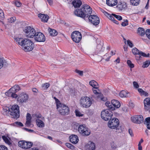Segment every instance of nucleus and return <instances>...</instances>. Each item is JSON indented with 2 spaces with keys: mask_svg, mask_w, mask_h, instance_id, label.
<instances>
[{
  "mask_svg": "<svg viewBox=\"0 0 150 150\" xmlns=\"http://www.w3.org/2000/svg\"><path fill=\"white\" fill-rule=\"evenodd\" d=\"M92 13V8L86 4L83 5L80 9H77L74 11L76 15L85 20H88V17Z\"/></svg>",
  "mask_w": 150,
  "mask_h": 150,
  "instance_id": "f257e3e1",
  "label": "nucleus"
},
{
  "mask_svg": "<svg viewBox=\"0 0 150 150\" xmlns=\"http://www.w3.org/2000/svg\"><path fill=\"white\" fill-rule=\"evenodd\" d=\"M7 111L10 112V114L11 117L16 119L19 117V107L18 105H13L11 108H8Z\"/></svg>",
  "mask_w": 150,
  "mask_h": 150,
  "instance_id": "f03ea898",
  "label": "nucleus"
},
{
  "mask_svg": "<svg viewBox=\"0 0 150 150\" xmlns=\"http://www.w3.org/2000/svg\"><path fill=\"white\" fill-rule=\"evenodd\" d=\"M92 99L87 96L81 97L80 100V103L81 106L85 108L90 107L92 104Z\"/></svg>",
  "mask_w": 150,
  "mask_h": 150,
  "instance_id": "7ed1b4c3",
  "label": "nucleus"
},
{
  "mask_svg": "<svg viewBox=\"0 0 150 150\" xmlns=\"http://www.w3.org/2000/svg\"><path fill=\"white\" fill-rule=\"evenodd\" d=\"M20 90V88L18 85H15L12 87L8 92H6L5 94L8 96H11L13 98H16L18 96L16 93Z\"/></svg>",
  "mask_w": 150,
  "mask_h": 150,
  "instance_id": "20e7f679",
  "label": "nucleus"
},
{
  "mask_svg": "<svg viewBox=\"0 0 150 150\" xmlns=\"http://www.w3.org/2000/svg\"><path fill=\"white\" fill-rule=\"evenodd\" d=\"M34 45L31 40L28 39H25L22 47L26 52L30 51L34 48Z\"/></svg>",
  "mask_w": 150,
  "mask_h": 150,
  "instance_id": "39448f33",
  "label": "nucleus"
},
{
  "mask_svg": "<svg viewBox=\"0 0 150 150\" xmlns=\"http://www.w3.org/2000/svg\"><path fill=\"white\" fill-rule=\"evenodd\" d=\"M25 35L29 38H33L36 34L35 30L33 28L30 26L25 27L23 29Z\"/></svg>",
  "mask_w": 150,
  "mask_h": 150,
  "instance_id": "423d86ee",
  "label": "nucleus"
},
{
  "mask_svg": "<svg viewBox=\"0 0 150 150\" xmlns=\"http://www.w3.org/2000/svg\"><path fill=\"white\" fill-rule=\"evenodd\" d=\"M109 109L103 110L101 112V117L103 120L105 121H108L111 120L112 116V112Z\"/></svg>",
  "mask_w": 150,
  "mask_h": 150,
  "instance_id": "0eeeda50",
  "label": "nucleus"
},
{
  "mask_svg": "<svg viewBox=\"0 0 150 150\" xmlns=\"http://www.w3.org/2000/svg\"><path fill=\"white\" fill-rule=\"evenodd\" d=\"M78 131L80 134L83 136H87L90 134V131L84 125H80L78 128Z\"/></svg>",
  "mask_w": 150,
  "mask_h": 150,
  "instance_id": "6e6552de",
  "label": "nucleus"
},
{
  "mask_svg": "<svg viewBox=\"0 0 150 150\" xmlns=\"http://www.w3.org/2000/svg\"><path fill=\"white\" fill-rule=\"evenodd\" d=\"M119 125V121L118 119L116 118H113L112 120H110L108 123V125L109 127L112 129H119L118 128Z\"/></svg>",
  "mask_w": 150,
  "mask_h": 150,
  "instance_id": "1a4fd4ad",
  "label": "nucleus"
},
{
  "mask_svg": "<svg viewBox=\"0 0 150 150\" xmlns=\"http://www.w3.org/2000/svg\"><path fill=\"white\" fill-rule=\"evenodd\" d=\"M18 144L20 147L24 149H27L32 147L33 144L32 142L21 140L18 142Z\"/></svg>",
  "mask_w": 150,
  "mask_h": 150,
  "instance_id": "9d476101",
  "label": "nucleus"
},
{
  "mask_svg": "<svg viewBox=\"0 0 150 150\" xmlns=\"http://www.w3.org/2000/svg\"><path fill=\"white\" fill-rule=\"evenodd\" d=\"M72 40L74 42L78 43L80 42L81 38V35L80 32L75 31H74L71 34Z\"/></svg>",
  "mask_w": 150,
  "mask_h": 150,
  "instance_id": "9b49d317",
  "label": "nucleus"
},
{
  "mask_svg": "<svg viewBox=\"0 0 150 150\" xmlns=\"http://www.w3.org/2000/svg\"><path fill=\"white\" fill-rule=\"evenodd\" d=\"M89 22L93 25H97L99 23L100 19L98 17L95 15H91L88 18Z\"/></svg>",
  "mask_w": 150,
  "mask_h": 150,
  "instance_id": "f8f14e48",
  "label": "nucleus"
},
{
  "mask_svg": "<svg viewBox=\"0 0 150 150\" xmlns=\"http://www.w3.org/2000/svg\"><path fill=\"white\" fill-rule=\"evenodd\" d=\"M28 99V95L24 93H22L18 95L17 101L19 103H25Z\"/></svg>",
  "mask_w": 150,
  "mask_h": 150,
  "instance_id": "ddd939ff",
  "label": "nucleus"
},
{
  "mask_svg": "<svg viewBox=\"0 0 150 150\" xmlns=\"http://www.w3.org/2000/svg\"><path fill=\"white\" fill-rule=\"evenodd\" d=\"M143 116L141 115L134 116L131 118L132 121L137 124L142 123L143 122Z\"/></svg>",
  "mask_w": 150,
  "mask_h": 150,
  "instance_id": "4468645a",
  "label": "nucleus"
},
{
  "mask_svg": "<svg viewBox=\"0 0 150 150\" xmlns=\"http://www.w3.org/2000/svg\"><path fill=\"white\" fill-rule=\"evenodd\" d=\"M35 40L37 42H44L45 40L44 35L40 32H37L34 36Z\"/></svg>",
  "mask_w": 150,
  "mask_h": 150,
  "instance_id": "2eb2a0df",
  "label": "nucleus"
},
{
  "mask_svg": "<svg viewBox=\"0 0 150 150\" xmlns=\"http://www.w3.org/2000/svg\"><path fill=\"white\" fill-rule=\"evenodd\" d=\"M58 111L59 114L61 115H64L69 114V108L68 106L64 105L61 108H59Z\"/></svg>",
  "mask_w": 150,
  "mask_h": 150,
  "instance_id": "dca6fc26",
  "label": "nucleus"
},
{
  "mask_svg": "<svg viewBox=\"0 0 150 150\" xmlns=\"http://www.w3.org/2000/svg\"><path fill=\"white\" fill-rule=\"evenodd\" d=\"M95 144L91 141L89 142L85 146V150H95Z\"/></svg>",
  "mask_w": 150,
  "mask_h": 150,
  "instance_id": "f3484780",
  "label": "nucleus"
},
{
  "mask_svg": "<svg viewBox=\"0 0 150 150\" xmlns=\"http://www.w3.org/2000/svg\"><path fill=\"white\" fill-rule=\"evenodd\" d=\"M117 8L120 10H125L127 8V5L126 3L123 2H119L117 6Z\"/></svg>",
  "mask_w": 150,
  "mask_h": 150,
  "instance_id": "a211bd4d",
  "label": "nucleus"
},
{
  "mask_svg": "<svg viewBox=\"0 0 150 150\" xmlns=\"http://www.w3.org/2000/svg\"><path fill=\"white\" fill-rule=\"evenodd\" d=\"M70 141L72 143L76 144L79 141V138L78 137L75 135H71L69 137Z\"/></svg>",
  "mask_w": 150,
  "mask_h": 150,
  "instance_id": "6ab92c4d",
  "label": "nucleus"
},
{
  "mask_svg": "<svg viewBox=\"0 0 150 150\" xmlns=\"http://www.w3.org/2000/svg\"><path fill=\"white\" fill-rule=\"evenodd\" d=\"M104 48L102 47V45L100 44H98L97 45L96 48L95 53L96 54H98L99 53H100L102 52H103L104 50Z\"/></svg>",
  "mask_w": 150,
  "mask_h": 150,
  "instance_id": "aec40b11",
  "label": "nucleus"
},
{
  "mask_svg": "<svg viewBox=\"0 0 150 150\" xmlns=\"http://www.w3.org/2000/svg\"><path fill=\"white\" fill-rule=\"evenodd\" d=\"M38 16L41 19L42 21L44 22H47L49 18V16L47 15L40 13Z\"/></svg>",
  "mask_w": 150,
  "mask_h": 150,
  "instance_id": "412c9836",
  "label": "nucleus"
},
{
  "mask_svg": "<svg viewBox=\"0 0 150 150\" xmlns=\"http://www.w3.org/2000/svg\"><path fill=\"white\" fill-rule=\"evenodd\" d=\"M105 15L108 17L109 19L113 21L114 23L117 24H118V22L117 21L114 20V17H113L112 14L110 15L106 11H105Z\"/></svg>",
  "mask_w": 150,
  "mask_h": 150,
  "instance_id": "4be33fe9",
  "label": "nucleus"
},
{
  "mask_svg": "<svg viewBox=\"0 0 150 150\" xmlns=\"http://www.w3.org/2000/svg\"><path fill=\"white\" fill-rule=\"evenodd\" d=\"M117 0H106L107 4L110 6H113L117 4Z\"/></svg>",
  "mask_w": 150,
  "mask_h": 150,
  "instance_id": "5701e85b",
  "label": "nucleus"
},
{
  "mask_svg": "<svg viewBox=\"0 0 150 150\" xmlns=\"http://www.w3.org/2000/svg\"><path fill=\"white\" fill-rule=\"evenodd\" d=\"M72 3L75 8L79 7L82 4V2L80 0H74Z\"/></svg>",
  "mask_w": 150,
  "mask_h": 150,
  "instance_id": "b1692460",
  "label": "nucleus"
},
{
  "mask_svg": "<svg viewBox=\"0 0 150 150\" xmlns=\"http://www.w3.org/2000/svg\"><path fill=\"white\" fill-rule=\"evenodd\" d=\"M111 102L112 106H114V107L115 108H118L120 106V102L117 100H112Z\"/></svg>",
  "mask_w": 150,
  "mask_h": 150,
  "instance_id": "393cba45",
  "label": "nucleus"
},
{
  "mask_svg": "<svg viewBox=\"0 0 150 150\" xmlns=\"http://www.w3.org/2000/svg\"><path fill=\"white\" fill-rule=\"evenodd\" d=\"M26 121L25 125L27 126H30L31 125V117L30 114L28 113L26 115Z\"/></svg>",
  "mask_w": 150,
  "mask_h": 150,
  "instance_id": "a878e982",
  "label": "nucleus"
},
{
  "mask_svg": "<svg viewBox=\"0 0 150 150\" xmlns=\"http://www.w3.org/2000/svg\"><path fill=\"white\" fill-rule=\"evenodd\" d=\"M8 65V63L4 59L0 58V69L2 68L3 66L6 67Z\"/></svg>",
  "mask_w": 150,
  "mask_h": 150,
  "instance_id": "bb28decb",
  "label": "nucleus"
},
{
  "mask_svg": "<svg viewBox=\"0 0 150 150\" xmlns=\"http://www.w3.org/2000/svg\"><path fill=\"white\" fill-rule=\"evenodd\" d=\"M119 96L122 98L128 97L130 96L128 92H127L124 91H122L119 93Z\"/></svg>",
  "mask_w": 150,
  "mask_h": 150,
  "instance_id": "cd10ccee",
  "label": "nucleus"
},
{
  "mask_svg": "<svg viewBox=\"0 0 150 150\" xmlns=\"http://www.w3.org/2000/svg\"><path fill=\"white\" fill-rule=\"evenodd\" d=\"M36 124L38 127L42 128L44 127L45 124L44 122L39 119H36Z\"/></svg>",
  "mask_w": 150,
  "mask_h": 150,
  "instance_id": "c85d7f7f",
  "label": "nucleus"
},
{
  "mask_svg": "<svg viewBox=\"0 0 150 150\" xmlns=\"http://www.w3.org/2000/svg\"><path fill=\"white\" fill-rule=\"evenodd\" d=\"M139 56L136 57V59L137 60H139L141 58V56L144 57H149V54L148 53L147 54H146L145 53L142 51H140L139 54Z\"/></svg>",
  "mask_w": 150,
  "mask_h": 150,
  "instance_id": "c756f323",
  "label": "nucleus"
},
{
  "mask_svg": "<svg viewBox=\"0 0 150 150\" xmlns=\"http://www.w3.org/2000/svg\"><path fill=\"white\" fill-rule=\"evenodd\" d=\"M15 40L17 43L22 47L24 43V42L25 39H23L22 38H16L15 39Z\"/></svg>",
  "mask_w": 150,
  "mask_h": 150,
  "instance_id": "7c9ffc66",
  "label": "nucleus"
},
{
  "mask_svg": "<svg viewBox=\"0 0 150 150\" xmlns=\"http://www.w3.org/2000/svg\"><path fill=\"white\" fill-rule=\"evenodd\" d=\"M95 98L96 99L98 100H103L104 97L103 94L100 93L98 95H95L93 96L92 95L91 97V98Z\"/></svg>",
  "mask_w": 150,
  "mask_h": 150,
  "instance_id": "2f4dec72",
  "label": "nucleus"
},
{
  "mask_svg": "<svg viewBox=\"0 0 150 150\" xmlns=\"http://www.w3.org/2000/svg\"><path fill=\"white\" fill-rule=\"evenodd\" d=\"M48 30L50 35L51 36H55L57 34V32L55 30L49 28Z\"/></svg>",
  "mask_w": 150,
  "mask_h": 150,
  "instance_id": "473e14b6",
  "label": "nucleus"
},
{
  "mask_svg": "<svg viewBox=\"0 0 150 150\" xmlns=\"http://www.w3.org/2000/svg\"><path fill=\"white\" fill-rule=\"evenodd\" d=\"M105 105L106 106L108 107L109 110H115L114 107L112 106L111 103L108 101L105 103Z\"/></svg>",
  "mask_w": 150,
  "mask_h": 150,
  "instance_id": "72a5a7b5",
  "label": "nucleus"
},
{
  "mask_svg": "<svg viewBox=\"0 0 150 150\" xmlns=\"http://www.w3.org/2000/svg\"><path fill=\"white\" fill-rule=\"evenodd\" d=\"M138 90L141 95L144 96H148V93L144 91L141 88H138Z\"/></svg>",
  "mask_w": 150,
  "mask_h": 150,
  "instance_id": "f704fd0d",
  "label": "nucleus"
},
{
  "mask_svg": "<svg viewBox=\"0 0 150 150\" xmlns=\"http://www.w3.org/2000/svg\"><path fill=\"white\" fill-rule=\"evenodd\" d=\"M137 33L139 35L141 36H143L145 34L144 29L142 28H138Z\"/></svg>",
  "mask_w": 150,
  "mask_h": 150,
  "instance_id": "c9c22d12",
  "label": "nucleus"
},
{
  "mask_svg": "<svg viewBox=\"0 0 150 150\" xmlns=\"http://www.w3.org/2000/svg\"><path fill=\"white\" fill-rule=\"evenodd\" d=\"M89 84L94 88H97V83L94 80H92L89 82Z\"/></svg>",
  "mask_w": 150,
  "mask_h": 150,
  "instance_id": "e433bc0d",
  "label": "nucleus"
},
{
  "mask_svg": "<svg viewBox=\"0 0 150 150\" xmlns=\"http://www.w3.org/2000/svg\"><path fill=\"white\" fill-rule=\"evenodd\" d=\"M12 125L16 127H20L23 126V124L21 122H15L12 124Z\"/></svg>",
  "mask_w": 150,
  "mask_h": 150,
  "instance_id": "4c0bfd02",
  "label": "nucleus"
},
{
  "mask_svg": "<svg viewBox=\"0 0 150 150\" xmlns=\"http://www.w3.org/2000/svg\"><path fill=\"white\" fill-rule=\"evenodd\" d=\"M132 53L135 55H139L140 51L136 47H134L132 50Z\"/></svg>",
  "mask_w": 150,
  "mask_h": 150,
  "instance_id": "58836bf2",
  "label": "nucleus"
},
{
  "mask_svg": "<svg viewBox=\"0 0 150 150\" xmlns=\"http://www.w3.org/2000/svg\"><path fill=\"white\" fill-rule=\"evenodd\" d=\"M140 1V0H130L131 3L134 6L138 5Z\"/></svg>",
  "mask_w": 150,
  "mask_h": 150,
  "instance_id": "ea45409f",
  "label": "nucleus"
},
{
  "mask_svg": "<svg viewBox=\"0 0 150 150\" xmlns=\"http://www.w3.org/2000/svg\"><path fill=\"white\" fill-rule=\"evenodd\" d=\"M32 116L35 118H37V119H39L40 118L42 117V115L39 113H36L35 114H33Z\"/></svg>",
  "mask_w": 150,
  "mask_h": 150,
  "instance_id": "a19ab883",
  "label": "nucleus"
},
{
  "mask_svg": "<svg viewBox=\"0 0 150 150\" xmlns=\"http://www.w3.org/2000/svg\"><path fill=\"white\" fill-rule=\"evenodd\" d=\"M150 64V61L149 60L146 61L144 62L143 65H142V67L143 68H146L148 67Z\"/></svg>",
  "mask_w": 150,
  "mask_h": 150,
  "instance_id": "79ce46f5",
  "label": "nucleus"
},
{
  "mask_svg": "<svg viewBox=\"0 0 150 150\" xmlns=\"http://www.w3.org/2000/svg\"><path fill=\"white\" fill-rule=\"evenodd\" d=\"M56 105L57 110H59V108H61L62 106V107L63 105H64L63 104H61L59 100L56 102Z\"/></svg>",
  "mask_w": 150,
  "mask_h": 150,
  "instance_id": "37998d69",
  "label": "nucleus"
},
{
  "mask_svg": "<svg viewBox=\"0 0 150 150\" xmlns=\"http://www.w3.org/2000/svg\"><path fill=\"white\" fill-rule=\"evenodd\" d=\"M2 138L6 143L8 144L9 145L11 144L10 142L5 136H2Z\"/></svg>",
  "mask_w": 150,
  "mask_h": 150,
  "instance_id": "c03bdc74",
  "label": "nucleus"
},
{
  "mask_svg": "<svg viewBox=\"0 0 150 150\" xmlns=\"http://www.w3.org/2000/svg\"><path fill=\"white\" fill-rule=\"evenodd\" d=\"M112 15L113 16L115 17L116 19L119 21H120L122 19V17L120 15H116L115 14L113 13L112 14Z\"/></svg>",
  "mask_w": 150,
  "mask_h": 150,
  "instance_id": "a18cd8bd",
  "label": "nucleus"
},
{
  "mask_svg": "<svg viewBox=\"0 0 150 150\" xmlns=\"http://www.w3.org/2000/svg\"><path fill=\"white\" fill-rule=\"evenodd\" d=\"M16 19V18L15 17H11L8 19V22L10 23L14 22Z\"/></svg>",
  "mask_w": 150,
  "mask_h": 150,
  "instance_id": "49530a36",
  "label": "nucleus"
},
{
  "mask_svg": "<svg viewBox=\"0 0 150 150\" xmlns=\"http://www.w3.org/2000/svg\"><path fill=\"white\" fill-rule=\"evenodd\" d=\"M127 63L129 66V67L131 68H133L134 67V64L132 63L130 60H128L127 61Z\"/></svg>",
  "mask_w": 150,
  "mask_h": 150,
  "instance_id": "de8ad7c7",
  "label": "nucleus"
},
{
  "mask_svg": "<svg viewBox=\"0 0 150 150\" xmlns=\"http://www.w3.org/2000/svg\"><path fill=\"white\" fill-rule=\"evenodd\" d=\"M4 18V14L2 10L0 9V19L3 20Z\"/></svg>",
  "mask_w": 150,
  "mask_h": 150,
  "instance_id": "09e8293b",
  "label": "nucleus"
},
{
  "mask_svg": "<svg viewBox=\"0 0 150 150\" xmlns=\"http://www.w3.org/2000/svg\"><path fill=\"white\" fill-rule=\"evenodd\" d=\"M124 21L122 22L121 25L123 26H125L128 25V20L126 19L125 21L124 20Z\"/></svg>",
  "mask_w": 150,
  "mask_h": 150,
  "instance_id": "8fccbe9b",
  "label": "nucleus"
},
{
  "mask_svg": "<svg viewBox=\"0 0 150 150\" xmlns=\"http://www.w3.org/2000/svg\"><path fill=\"white\" fill-rule=\"evenodd\" d=\"M127 44L128 46L132 48L133 47L134 45L132 41L130 40H128L127 41Z\"/></svg>",
  "mask_w": 150,
  "mask_h": 150,
  "instance_id": "3c124183",
  "label": "nucleus"
},
{
  "mask_svg": "<svg viewBox=\"0 0 150 150\" xmlns=\"http://www.w3.org/2000/svg\"><path fill=\"white\" fill-rule=\"evenodd\" d=\"M145 33L148 38L150 40V29H147Z\"/></svg>",
  "mask_w": 150,
  "mask_h": 150,
  "instance_id": "603ef678",
  "label": "nucleus"
},
{
  "mask_svg": "<svg viewBox=\"0 0 150 150\" xmlns=\"http://www.w3.org/2000/svg\"><path fill=\"white\" fill-rule=\"evenodd\" d=\"M66 145L67 147L71 149H74V146L70 143H67L66 144Z\"/></svg>",
  "mask_w": 150,
  "mask_h": 150,
  "instance_id": "864d4df0",
  "label": "nucleus"
},
{
  "mask_svg": "<svg viewBox=\"0 0 150 150\" xmlns=\"http://www.w3.org/2000/svg\"><path fill=\"white\" fill-rule=\"evenodd\" d=\"M144 109L146 110H148L150 108V105L146 103H144Z\"/></svg>",
  "mask_w": 150,
  "mask_h": 150,
  "instance_id": "5fc2aeb1",
  "label": "nucleus"
},
{
  "mask_svg": "<svg viewBox=\"0 0 150 150\" xmlns=\"http://www.w3.org/2000/svg\"><path fill=\"white\" fill-rule=\"evenodd\" d=\"M144 103H146V104L150 105V98H145L144 101Z\"/></svg>",
  "mask_w": 150,
  "mask_h": 150,
  "instance_id": "6e6d98bb",
  "label": "nucleus"
},
{
  "mask_svg": "<svg viewBox=\"0 0 150 150\" xmlns=\"http://www.w3.org/2000/svg\"><path fill=\"white\" fill-rule=\"evenodd\" d=\"M108 54L107 53H106L105 55L103 56V57L104 59H105L106 61H109L110 58L111 56H108V58H106V57L108 55Z\"/></svg>",
  "mask_w": 150,
  "mask_h": 150,
  "instance_id": "4d7b16f0",
  "label": "nucleus"
},
{
  "mask_svg": "<svg viewBox=\"0 0 150 150\" xmlns=\"http://www.w3.org/2000/svg\"><path fill=\"white\" fill-rule=\"evenodd\" d=\"M75 113L76 115L77 116L81 117L83 115L81 114L78 110H76L75 111Z\"/></svg>",
  "mask_w": 150,
  "mask_h": 150,
  "instance_id": "13d9d810",
  "label": "nucleus"
},
{
  "mask_svg": "<svg viewBox=\"0 0 150 150\" xmlns=\"http://www.w3.org/2000/svg\"><path fill=\"white\" fill-rule=\"evenodd\" d=\"M150 117H147L146 118L145 121H144V123L146 124L147 123H150Z\"/></svg>",
  "mask_w": 150,
  "mask_h": 150,
  "instance_id": "bf43d9fd",
  "label": "nucleus"
},
{
  "mask_svg": "<svg viewBox=\"0 0 150 150\" xmlns=\"http://www.w3.org/2000/svg\"><path fill=\"white\" fill-rule=\"evenodd\" d=\"M0 150H8V148L5 146L0 145Z\"/></svg>",
  "mask_w": 150,
  "mask_h": 150,
  "instance_id": "052dcab7",
  "label": "nucleus"
},
{
  "mask_svg": "<svg viewBox=\"0 0 150 150\" xmlns=\"http://www.w3.org/2000/svg\"><path fill=\"white\" fill-rule=\"evenodd\" d=\"M15 4L17 7H20L21 5V4L20 2L18 1H15Z\"/></svg>",
  "mask_w": 150,
  "mask_h": 150,
  "instance_id": "680f3d73",
  "label": "nucleus"
},
{
  "mask_svg": "<svg viewBox=\"0 0 150 150\" xmlns=\"http://www.w3.org/2000/svg\"><path fill=\"white\" fill-rule=\"evenodd\" d=\"M76 72L80 76H82L83 74V71H80L78 70H75Z\"/></svg>",
  "mask_w": 150,
  "mask_h": 150,
  "instance_id": "e2e57ef3",
  "label": "nucleus"
},
{
  "mask_svg": "<svg viewBox=\"0 0 150 150\" xmlns=\"http://www.w3.org/2000/svg\"><path fill=\"white\" fill-rule=\"evenodd\" d=\"M50 86V84L48 83H46L45 84H44L42 85V87L45 88L47 89Z\"/></svg>",
  "mask_w": 150,
  "mask_h": 150,
  "instance_id": "0e129e2a",
  "label": "nucleus"
},
{
  "mask_svg": "<svg viewBox=\"0 0 150 150\" xmlns=\"http://www.w3.org/2000/svg\"><path fill=\"white\" fill-rule=\"evenodd\" d=\"M133 85L136 88H138L139 87V85L138 83L136 82H135V81L133 82Z\"/></svg>",
  "mask_w": 150,
  "mask_h": 150,
  "instance_id": "69168bd1",
  "label": "nucleus"
},
{
  "mask_svg": "<svg viewBox=\"0 0 150 150\" xmlns=\"http://www.w3.org/2000/svg\"><path fill=\"white\" fill-rule=\"evenodd\" d=\"M129 133L131 136L132 137L133 136L132 130L131 129H129L128 130Z\"/></svg>",
  "mask_w": 150,
  "mask_h": 150,
  "instance_id": "338daca9",
  "label": "nucleus"
},
{
  "mask_svg": "<svg viewBox=\"0 0 150 150\" xmlns=\"http://www.w3.org/2000/svg\"><path fill=\"white\" fill-rule=\"evenodd\" d=\"M149 0H148L147 3L145 7V8L146 9H148L149 8Z\"/></svg>",
  "mask_w": 150,
  "mask_h": 150,
  "instance_id": "774afa93",
  "label": "nucleus"
}]
</instances>
